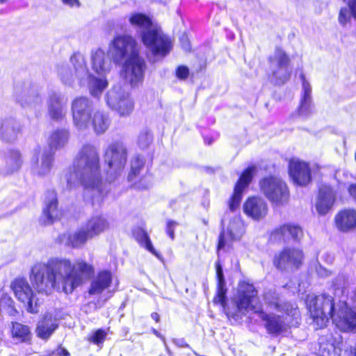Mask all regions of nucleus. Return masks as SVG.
<instances>
[{
	"label": "nucleus",
	"mask_w": 356,
	"mask_h": 356,
	"mask_svg": "<svg viewBox=\"0 0 356 356\" xmlns=\"http://www.w3.org/2000/svg\"><path fill=\"white\" fill-rule=\"evenodd\" d=\"M8 159L12 165L19 168L22 163V159L20 152L18 149H10L8 152Z\"/></svg>",
	"instance_id": "obj_41"
},
{
	"label": "nucleus",
	"mask_w": 356,
	"mask_h": 356,
	"mask_svg": "<svg viewBox=\"0 0 356 356\" xmlns=\"http://www.w3.org/2000/svg\"><path fill=\"white\" fill-rule=\"evenodd\" d=\"M129 24L135 27L147 29H153V22L151 17L143 13H133L129 17Z\"/></svg>",
	"instance_id": "obj_29"
},
{
	"label": "nucleus",
	"mask_w": 356,
	"mask_h": 356,
	"mask_svg": "<svg viewBox=\"0 0 356 356\" xmlns=\"http://www.w3.org/2000/svg\"><path fill=\"white\" fill-rule=\"evenodd\" d=\"M10 337L19 343L31 344L32 332L31 327L18 321H12L10 326Z\"/></svg>",
	"instance_id": "obj_23"
},
{
	"label": "nucleus",
	"mask_w": 356,
	"mask_h": 356,
	"mask_svg": "<svg viewBox=\"0 0 356 356\" xmlns=\"http://www.w3.org/2000/svg\"><path fill=\"white\" fill-rule=\"evenodd\" d=\"M243 194V191L234 188L232 194L227 201V205L231 212H234L239 208Z\"/></svg>",
	"instance_id": "obj_36"
},
{
	"label": "nucleus",
	"mask_w": 356,
	"mask_h": 356,
	"mask_svg": "<svg viewBox=\"0 0 356 356\" xmlns=\"http://www.w3.org/2000/svg\"><path fill=\"white\" fill-rule=\"evenodd\" d=\"M15 298L20 302L30 314L38 312L35 293L26 277L18 276L14 278L10 285Z\"/></svg>",
	"instance_id": "obj_10"
},
{
	"label": "nucleus",
	"mask_w": 356,
	"mask_h": 356,
	"mask_svg": "<svg viewBox=\"0 0 356 356\" xmlns=\"http://www.w3.org/2000/svg\"><path fill=\"white\" fill-rule=\"evenodd\" d=\"M58 327L51 314H44L35 327L36 336L44 341L48 340Z\"/></svg>",
	"instance_id": "obj_24"
},
{
	"label": "nucleus",
	"mask_w": 356,
	"mask_h": 356,
	"mask_svg": "<svg viewBox=\"0 0 356 356\" xmlns=\"http://www.w3.org/2000/svg\"><path fill=\"white\" fill-rule=\"evenodd\" d=\"M189 74V68L186 65H179L175 70V76L179 80H186Z\"/></svg>",
	"instance_id": "obj_45"
},
{
	"label": "nucleus",
	"mask_w": 356,
	"mask_h": 356,
	"mask_svg": "<svg viewBox=\"0 0 356 356\" xmlns=\"http://www.w3.org/2000/svg\"><path fill=\"white\" fill-rule=\"evenodd\" d=\"M270 63L276 62L277 69L283 67H288L291 63L289 56L286 51L280 47H277L275 49L274 56H270L268 58Z\"/></svg>",
	"instance_id": "obj_32"
},
{
	"label": "nucleus",
	"mask_w": 356,
	"mask_h": 356,
	"mask_svg": "<svg viewBox=\"0 0 356 356\" xmlns=\"http://www.w3.org/2000/svg\"><path fill=\"white\" fill-rule=\"evenodd\" d=\"M353 17L356 19V0H347Z\"/></svg>",
	"instance_id": "obj_51"
},
{
	"label": "nucleus",
	"mask_w": 356,
	"mask_h": 356,
	"mask_svg": "<svg viewBox=\"0 0 356 356\" xmlns=\"http://www.w3.org/2000/svg\"><path fill=\"white\" fill-rule=\"evenodd\" d=\"M243 213L254 220L264 218L268 211L266 202L261 197L251 195L246 198L243 204Z\"/></svg>",
	"instance_id": "obj_16"
},
{
	"label": "nucleus",
	"mask_w": 356,
	"mask_h": 356,
	"mask_svg": "<svg viewBox=\"0 0 356 356\" xmlns=\"http://www.w3.org/2000/svg\"><path fill=\"white\" fill-rule=\"evenodd\" d=\"M115 110L120 116L129 115L134 110V102L129 97H121L117 102Z\"/></svg>",
	"instance_id": "obj_35"
},
{
	"label": "nucleus",
	"mask_w": 356,
	"mask_h": 356,
	"mask_svg": "<svg viewBox=\"0 0 356 356\" xmlns=\"http://www.w3.org/2000/svg\"><path fill=\"white\" fill-rule=\"evenodd\" d=\"M63 3L69 6L70 7H79L81 3L79 0H61Z\"/></svg>",
	"instance_id": "obj_52"
},
{
	"label": "nucleus",
	"mask_w": 356,
	"mask_h": 356,
	"mask_svg": "<svg viewBox=\"0 0 356 356\" xmlns=\"http://www.w3.org/2000/svg\"><path fill=\"white\" fill-rule=\"evenodd\" d=\"M151 318L155 321V323H159L161 321L160 315L157 312H152L151 314Z\"/></svg>",
	"instance_id": "obj_54"
},
{
	"label": "nucleus",
	"mask_w": 356,
	"mask_h": 356,
	"mask_svg": "<svg viewBox=\"0 0 356 356\" xmlns=\"http://www.w3.org/2000/svg\"><path fill=\"white\" fill-rule=\"evenodd\" d=\"M54 161V153L45 151L41 158V174L44 175L50 171Z\"/></svg>",
	"instance_id": "obj_38"
},
{
	"label": "nucleus",
	"mask_w": 356,
	"mask_h": 356,
	"mask_svg": "<svg viewBox=\"0 0 356 356\" xmlns=\"http://www.w3.org/2000/svg\"><path fill=\"white\" fill-rule=\"evenodd\" d=\"M69 132L66 129H56L49 136V146L51 149H58L63 147L67 142Z\"/></svg>",
	"instance_id": "obj_30"
},
{
	"label": "nucleus",
	"mask_w": 356,
	"mask_h": 356,
	"mask_svg": "<svg viewBox=\"0 0 356 356\" xmlns=\"http://www.w3.org/2000/svg\"><path fill=\"white\" fill-rule=\"evenodd\" d=\"M261 194L268 200L273 207L286 205L290 200V189L286 181L275 175H268L259 181Z\"/></svg>",
	"instance_id": "obj_6"
},
{
	"label": "nucleus",
	"mask_w": 356,
	"mask_h": 356,
	"mask_svg": "<svg viewBox=\"0 0 356 356\" xmlns=\"http://www.w3.org/2000/svg\"><path fill=\"white\" fill-rule=\"evenodd\" d=\"M343 337L337 332H329L318 339V356H341Z\"/></svg>",
	"instance_id": "obj_15"
},
{
	"label": "nucleus",
	"mask_w": 356,
	"mask_h": 356,
	"mask_svg": "<svg viewBox=\"0 0 356 356\" xmlns=\"http://www.w3.org/2000/svg\"><path fill=\"white\" fill-rule=\"evenodd\" d=\"M289 302H281L279 300V298L277 296H275L272 298L271 300L268 301L267 302V305L280 312H282L286 307V305H288Z\"/></svg>",
	"instance_id": "obj_46"
},
{
	"label": "nucleus",
	"mask_w": 356,
	"mask_h": 356,
	"mask_svg": "<svg viewBox=\"0 0 356 356\" xmlns=\"http://www.w3.org/2000/svg\"><path fill=\"white\" fill-rule=\"evenodd\" d=\"M48 113L51 120H61L65 113L63 111L60 99L56 95L51 96L49 100Z\"/></svg>",
	"instance_id": "obj_31"
},
{
	"label": "nucleus",
	"mask_w": 356,
	"mask_h": 356,
	"mask_svg": "<svg viewBox=\"0 0 356 356\" xmlns=\"http://www.w3.org/2000/svg\"><path fill=\"white\" fill-rule=\"evenodd\" d=\"M88 88L92 96H99L103 90L108 86L106 79L97 78L92 74L88 75Z\"/></svg>",
	"instance_id": "obj_33"
},
{
	"label": "nucleus",
	"mask_w": 356,
	"mask_h": 356,
	"mask_svg": "<svg viewBox=\"0 0 356 356\" xmlns=\"http://www.w3.org/2000/svg\"><path fill=\"white\" fill-rule=\"evenodd\" d=\"M94 275V266L84 259L72 261L68 258L51 257L46 263L33 265L29 280L39 294L49 296L60 289L65 294H71Z\"/></svg>",
	"instance_id": "obj_1"
},
{
	"label": "nucleus",
	"mask_w": 356,
	"mask_h": 356,
	"mask_svg": "<svg viewBox=\"0 0 356 356\" xmlns=\"http://www.w3.org/2000/svg\"><path fill=\"white\" fill-rule=\"evenodd\" d=\"M302 87L303 94L300 99V103L298 107V112L300 115H307L311 113L310 106L312 102V90L309 83H304V86Z\"/></svg>",
	"instance_id": "obj_34"
},
{
	"label": "nucleus",
	"mask_w": 356,
	"mask_h": 356,
	"mask_svg": "<svg viewBox=\"0 0 356 356\" xmlns=\"http://www.w3.org/2000/svg\"><path fill=\"white\" fill-rule=\"evenodd\" d=\"M280 315L286 323V327L291 329V327H298L301 321V314L297 307L293 306L291 303L286 305L284 311Z\"/></svg>",
	"instance_id": "obj_26"
},
{
	"label": "nucleus",
	"mask_w": 356,
	"mask_h": 356,
	"mask_svg": "<svg viewBox=\"0 0 356 356\" xmlns=\"http://www.w3.org/2000/svg\"><path fill=\"white\" fill-rule=\"evenodd\" d=\"M347 191L352 199L356 202V184H350L348 186Z\"/></svg>",
	"instance_id": "obj_50"
},
{
	"label": "nucleus",
	"mask_w": 356,
	"mask_h": 356,
	"mask_svg": "<svg viewBox=\"0 0 356 356\" xmlns=\"http://www.w3.org/2000/svg\"><path fill=\"white\" fill-rule=\"evenodd\" d=\"M227 292L226 286H216L212 302L222 307L229 320H241L248 312L251 303L258 300V291L253 284L245 280H241L238 284L236 294L232 298L234 307L227 305Z\"/></svg>",
	"instance_id": "obj_4"
},
{
	"label": "nucleus",
	"mask_w": 356,
	"mask_h": 356,
	"mask_svg": "<svg viewBox=\"0 0 356 356\" xmlns=\"http://www.w3.org/2000/svg\"><path fill=\"white\" fill-rule=\"evenodd\" d=\"M108 227V223L105 218L99 216H92L74 232H64L59 234L56 241L58 244H65L70 248L78 249L83 247L88 240L104 232Z\"/></svg>",
	"instance_id": "obj_5"
},
{
	"label": "nucleus",
	"mask_w": 356,
	"mask_h": 356,
	"mask_svg": "<svg viewBox=\"0 0 356 356\" xmlns=\"http://www.w3.org/2000/svg\"><path fill=\"white\" fill-rule=\"evenodd\" d=\"M350 17L349 12L346 8H341L339 10L338 20L339 22L344 26L350 21Z\"/></svg>",
	"instance_id": "obj_48"
},
{
	"label": "nucleus",
	"mask_w": 356,
	"mask_h": 356,
	"mask_svg": "<svg viewBox=\"0 0 356 356\" xmlns=\"http://www.w3.org/2000/svg\"><path fill=\"white\" fill-rule=\"evenodd\" d=\"M346 356H356V343L345 350Z\"/></svg>",
	"instance_id": "obj_53"
},
{
	"label": "nucleus",
	"mask_w": 356,
	"mask_h": 356,
	"mask_svg": "<svg viewBox=\"0 0 356 356\" xmlns=\"http://www.w3.org/2000/svg\"><path fill=\"white\" fill-rule=\"evenodd\" d=\"M43 356H70V354L67 349L60 345L55 350L47 351Z\"/></svg>",
	"instance_id": "obj_47"
},
{
	"label": "nucleus",
	"mask_w": 356,
	"mask_h": 356,
	"mask_svg": "<svg viewBox=\"0 0 356 356\" xmlns=\"http://www.w3.org/2000/svg\"><path fill=\"white\" fill-rule=\"evenodd\" d=\"M300 79L302 80V86H304V83H308L307 81H306V79H305V74H300Z\"/></svg>",
	"instance_id": "obj_56"
},
{
	"label": "nucleus",
	"mask_w": 356,
	"mask_h": 356,
	"mask_svg": "<svg viewBox=\"0 0 356 356\" xmlns=\"http://www.w3.org/2000/svg\"><path fill=\"white\" fill-rule=\"evenodd\" d=\"M152 332L154 335H156V337H159V338H161V333H160L158 330H156V329L152 328Z\"/></svg>",
	"instance_id": "obj_55"
},
{
	"label": "nucleus",
	"mask_w": 356,
	"mask_h": 356,
	"mask_svg": "<svg viewBox=\"0 0 356 356\" xmlns=\"http://www.w3.org/2000/svg\"><path fill=\"white\" fill-rule=\"evenodd\" d=\"M92 67L97 74L105 71L104 54L102 51H97L92 55Z\"/></svg>",
	"instance_id": "obj_37"
},
{
	"label": "nucleus",
	"mask_w": 356,
	"mask_h": 356,
	"mask_svg": "<svg viewBox=\"0 0 356 356\" xmlns=\"http://www.w3.org/2000/svg\"><path fill=\"white\" fill-rule=\"evenodd\" d=\"M345 327L350 330H356V312H348L346 314L344 318Z\"/></svg>",
	"instance_id": "obj_42"
},
{
	"label": "nucleus",
	"mask_w": 356,
	"mask_h": 356,
	"mask_svg": "<svg viewBox=\"0 0 356 356\" xmlns=\"http://www.w3.org/2000/svg\"><path fill=\"white\" fill-rule=\"evenodd\" d=\"M336 200V193L333 187L323 184L318 189L316 209L321 216L325 215L332 207Z\"/></svg>",
	"instance_id": "obj_18"
},
{
	"label": "nucleus",
	"mask_w": 356,
	"mask_h": 356,
	"mask_svg": "<svg viewBox=\"0 0 356 356\" xmlns=\"http://www.w3.org/2000/svg\"><path fill=\"white\" fill-rule=\"evenodd\" d=\"M94 111L92 102L88 97L79 96L74 98L71 105L74 124L79 129H87Z\"/></svg>",
	"instance_id": "obj_13"
},
{
	"label": "nucleus",
	"mask_w": 356,
	"mask_h": 356,
	"mask_svg": "<svg viewBox=\"0 0 356 356\" xmlns=\"http://www.w3.org/2000/svg\"><path fill=\"white\" fill-rule=\"evenodd\" d=\"M133 237L140 246L152 253L156 257L160 259L161 254L154 248L149 235L147 232L141 227H136L131 231Z\"/></svg>",
	"instance_id": "obj_25"
},
{
	"label": "nucleus",
	"mask_w": 356,
	"mask_h": 356,
	"mask_svg": "<svg viewBox=\"0 0 356 356\" xmlns=\"http://www.w3.org/2000/svg\"><path fill=\"white\" fill-rule=\"evenodd\" d=\"M145 161L140 156L134 158L131 163L130 171L127 176V179L132 181L136 188L138 189H145L148 187V182L146 181V175L138 177L140 175V171L145 167Z\"/></svg>",
	"instance_id": "obj_21"
},
{
	"label": "nucleus",
	"mask_w": 356,
	"mask_h": 356,
	"mask_svg": "<svg viewBox=\"0 0 356 356\" xmlns=\"http://www.w3.org/2000/svg\"><path fill=\"white\" fill-rule=\"evenodd\" d=\"M91 125L97 134L104 133L109 126L108 117L102 111H94L90 118L88 127Z\"/></svg>",
	"instance_id": "obj_27"
},
{
	"label": "nucleus",
	"mask_w": 356,
	"mask_h": 356,
	"mask_svg": "<svg viewBox=\"0 0 356 356\" xmlns=\"http://www.w3.org/2000/svg\"><path fill=\"white\" fill-rule=\"evenodd\" d=\"M65 178L68 190L74 188L76 178L86 189L98 188L102 185L100 156L94 145L87 143L81 147Z\"/></svg>",
	"instance_id": "obj_2"
},
{
	"label": "nucleus",
	"mask_w": 356,
	"mask_h": 356,
	"mask_svg": "<svg viewBox=\"0 0 356 356\" xmlns=\"http://www.w3.org/2000/svg\"><path fill=\"white\" fill-rule=\"evenodd\" d=\"M106 332L104 330L99 328L96 330L92 335L88 337V341L93 344L99 346L103 344L106 339Z\"/></svg>",
	"instance_id": "obj_40"
},
{
	"label": "nucleus",
	"mask_w": 356,
	"mask_h": 356,
	"mask_svg": "<svg viewBox=\"0 0 356 356\" xmlns=\"http://www.w3.org/2000/svg\"><path fill=\"white\" fill-rule=\"evenodd\" d=\"M291 72L289 70H285L283 74L279 75L278 70H274L272 72L273 78L275 79L276 83L279 85L284 84L291 78Z\"/></svg>",
	"instance_id": "obj_44"
},
{
	"label": "nucleus",
	"mask_w": 356,
	"mask_h": 356,
	"mask_svg": "<svg viewBox=\"0 0 356 356\" xmlns=\"http://www.w3.org/2000/svg\"><path fill=\"white\" fill-rule=\"evenodd\" d=\"M303 236L302 227L298 224L287 222L273 229L268 234V239L271 242L286 243L290 239L299 242Z\"/></svg>",
	"instance_id": "obj_14"
},
{
	"label": "nucleus",
	"mask_w": 356,
	"mask_h": 356,
	"mask_svg": "<svg viewBox=\"0 0 356 356\" xmlns=\"http://www.w3.org/2000/svg\"><path fill=\"white\" fill-rule=\"evenodd\" d=\"M216 286H226V282L220 261L215 263Z\"/></svg>",
	"instance_id": "obj_43"
},
{
	"label": "nucleus",
	"mask_w": 356,
	"mask_h": 356,
	"mask_svg": "<svg viewBox=\"0 0 356 356\" xmlns=\"http://www.w3.org/2000/svg\"><path fill=\"white\" fill-rule=\"evenodd\" d=\"M47 201L42 210V214L45 218V223L52 224L60 218V212L58 209V200L57 193L54 190L47 191Z\"/></svg>",
	"instance_id": "obj_22"
},
{
	"label": "nucleus",
	"mask_w": 356,
	"mask_h": 356,
	"mask_svg": "<svg viewBox=\"0 0 356 356\" xmlns=\"http://www.w3.org/2000/svg\"><path fill=\"white\" fill-rule=\"evenodd\" d=\"M288 172L293 183L299 186H306L312 180L311 169L309 164L303 161L291 159Z\"/></svg>",
	"instance_id": "obj_17"
},
{
	"label": "nucleus",
	"mask_w": 356,
	"mask_h": 356,
	"mask_svg": "<svg viewBox=\"0 0 356 356\" xmlns=\"http://www.w3.org/2000/svg\"><path fill=\"white\" fill-rule=\"evenodd\" d=\"M104 171L106 176L115 179L124 170L127 161V149L121 142L110 144L104 152Z\"/></svg>",
	"instance_id": "obj_7"
},
{
	"label": "nucleus",
	"mask_w": 356,
	"mask_h": 356,
	"mask_svg": "<svg viewBox=\"0 0 356 356\" xmlns=\"http://www.w3.org/2000/svg\"><path fill=\"white\" fill-rule=\"evenodd\" d=\"M304 260L305 254L302 250L285 246L273 254L272 264L277 271L293 273L302 267Z\"/></svg>",
	"instance_id": "obj_9"
},
{
	"label": "nucleus",
	"mask_w": 356,
	"mask_h": 356,
	"mask_svg": "<svg viewBox=\"0 0 356 356\" xmlns=\"http://www.w3.org/2000/svg\"><path fill=\"white\" fill-rule=\"evenodd\" d=\"M8 0H0V3H3L6 2Z\"/></svg>",
	"instance_id": "obj_57"
},
{
	"label": "nucleus",
	"mask_w": 356,
	"mask_h": 356,
	"mask_svg": "<svg viewBox=\"0 0 356 356\" xmlns=\"http://www.w3.org/2000/svg\"><path fill=\"white\" fill-rule=\"evenodd\" d=\"M228 233H229V241L226 240L225 232L224 229H222L220 232V234L218 235V243H217V245H216V254H218V256H219L220 251L222 249L225 248L227 244L228 246L232 247V243L235 240V236H234V234L232 232V230H229Z\"/></svg>",
	"instance_id": "obj_39"
},
{
	"label": "nucleus",
	"mask_w": 356,
	"mask_h": 356,
	"mask_svg": "<svg viewBox=\"0 0 356 356\" xmlns=\"http://www.w3.org/2000/svg\"><path fill=\"white\" fill-rule=\"evenodd\" d=\"M177 225L178 222L172 220H168L166 222L165 232L172 240L175 238V228Z\"/></svg>",
	"instance_id": "obj_49"
},
{
	"label": "nucleus",
	"mask_w": 356,
	"mask_h": 356,
	"mask_svg": "<svg viewBox=\"0 0 356 356\" xmlns=\"http://www.w3.org/2000/svg\"><path fill=\"white\" fill-rule=\"evenodd\" d=\"M113 59L116 64L127 58L123 65L125 79L131 86L141 83L146 68L145 61L140 56V49L136 40L130 35L115 36L113 41Z\"/></svg>",
	"instance_id": "obj_3"
},
{
	"label": "nucleus",
	"mask_w": 356,
	"mask_h": 356,
	"mask_svg": "<svg viewBox=\"0 0 356 356\" xmlns=\"http://www.w3.org/2000/svg\"><path fill=\"white\" fill-rule=\"evenodd\" d=\"M141 41L154 55L165 56L172 49L170 39L160 28H153L141 33Z\"/></svg>",
	"instance_id": "obj_11"
},
{
	"label": "nucleus",
	"mask_w": 356,
	"mask_h": 356,
	"mask_svg": "<svg viewBox=\"0 0 356 356\" xmlns=\"http://www.w3.org/2000/svg\"><path fill=\"white\" fill-rule=\"evenodd\" d=\"M309 313L311 324L316 330L325 328L330 319L336 320L334 298L326 293L321 294L315 299Z\"/></svg>",
	"instance_id": "obj_8"
},
{
	"label": "nucleus",
	"mask_w": 356,
	"mask_h": 356,
	"mask_svg": "<svg viewBox=\"0 0 356 356\" xmlns=\"http://www.w3.org/2000/svg\"><path fill=\"white\" fill-rule=\"evenodd\" d=\"M334 223L342 233L356 230V209L348 208L339 211L334 216Z\"/></svg>",
	"instance_id": "obj_20"
},
{
	"label": "nucleus",
	"mask_w": 356,
	"mask_h": 356,
	"mask_svg": "<svg viewBox=\"0 0 356 356\" xmlns=\"http://www.w3.org/2000/svg\"><path fill=\"white\" fill-rule=\"evenodd\" d=\"M256 171L257 168L254 165H248L241 172L234 188L244 192L252 181Z\"/></svg>",
	"instance_id": "obj_28"
},
{
	"label": "nucleus",
	"mask_w": 356,
	"mask_h": 356,
	"mask_svg": "<svg viewBox=\"0 0 356 356\" xmlns=\"http://www.w3.org/2000/svg\"><path fill=\"white\" fill-rule=\"evenodd\" d=\"M248 312H252L260 317L264 322V326L268 334L277 337L286 332L287 328L283 318L278 314L266 313L259 299L251 303Z\"/></svg>",
	"instance_id": "obj_12"
},
{
	"label": "nucleus",
	"mask_w": 356,
	"mask_h": 356,
	"mask_svg": "<svg viewBox=\"0 0 356 356\" xmlns=\"http://www.w3.org/2000/svg\"><path fill=\"white\" fill-rule=\"evenodd\" d=\"M113 281V273L109 269L99 270L90 282L88 293L90 296L100 295L108 289Z\"/></svg>",
	"instance_id": "obj_19"
}]
</instances>
